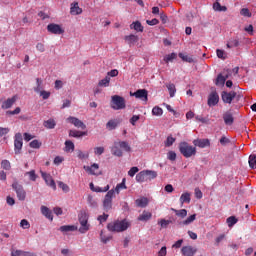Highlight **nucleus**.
<instances>
[{"mask_svg":"<svg viewBox=\"0 0 256 256\" xmlns=\"http://www.w3.org/2000/svg\"><path fill=\"white\" fill-rule=\"evenodd\" d=\"M129 222L127 220H117L108 223L107 229L108 231H111L112 233H121L123 231H127L129 229Z\"/></svg>","mask_w":256,"mask_h":256,"instance_id":"1","label":"nucleus"},{"mask_svg":"<svg viewBox=\"0 0 256 256\" xmlns=\"http://www.w3.org/2000/svg\"><path fill=\"white\" fill-rule=\"evenodd\" d=\"M179 151L183 157H186V159L197 155V148L189 145L187 142H181L179 144Z\"/></svg>","mask_w":256,"mask_h":256,"instance_id":"2","label":"nucleus"},{"mask_svg":"<svg viewBox=\"0 0 256 256\" xmlns=\"http://www.w3.org/2000/svg\"><path fill=\"white\" fill-rule=\"evenodd\" d=\"M157 178V172L153 170H144L136 175V181L138 183H145V181H151Z\"/></svg>","mask_w":256,"mask_h":256,"instance_id":"3","label":"nucleus"},{"mask_svg":"<svg viewBox=\"0 0 256 256\" xmlns=\"http://www.w3.org/2000/svg\"><path fill=\"white\" fill-rule=\"evenodd\" d=\"M125 107H127L125 98L119 95H114L111 97V108L114 109V111L125 109Z\"/></svg>","mask_w":256,"mask_h":256,"instance_id":"4","label":"nucleus"},{"mask_svg":"<svg viewBox=\"0 0 256 256\" xmlns=\"http://www.w3.org/2000/svg\"><path fill=\"white\" fill-rule=\"evenodd\" d=\"M115 195V190H109L107 194L105 195L103 206L105 211H109L111 209L113 204V196Z\"/></svg>","mask_w":256,"mask_h":256,"instance_id":"5","label":"nucleus"},{"mask_svg":"<svg viewBox=\"0 0 256 256\" xmlns=\"http://www.w3.org/2000/svg\"><path fill=\"white\" fill-rule=\"evenodd\" d=\"M12 188L17 193V197L20 201H25L26 192L23 189V186L21 184H18L17 182H13Z\"/></svg>","mask_w":256,"mask_h":256,"instance_id":"6","label":"nucleus"},{"mask_svg":"<svg viewBox=\"0 0 256 256\" xmlns=\"http://www.w3.org/2000/svg\"><path fill=\"white\" fill-rule=\"evenodd\" d=\"M14 147L16 155H19V153H21V149H23V136L21 133H17L15 135Z\"/></svg>","mask_w":256,"mask_h":256,"instance_id":"7","label":"nucleus"},{"mask_svg":"<svg viewBox=\"0 0 256 256\" xmlns=\"http://www.w3.org/2000/svg\"><path fill=\"white\" fill-rule=\"evenodd\" d=\"M41 176L44 179L46 185H48V187H51L54 191L57 189V185L55 184V180H53L51 174H47L41 171Z\"/></svg>","mask_w":256,"mask_h":256,"instance_id":"8","label":"nucleus"},{"mask_svg":"<svg viewBox=\"0 0 256 256\" xmlns=\"http://www.w3.org/2000/svg\"><path fill=\"white\" fill-rule=\"evenodd\" d=\"M47 30L49 33H53L54 35H63V33H65L59 24H49L47 26Z\"/></svg>","mask_w":256,"mask_h":256,"instance_id":"9","label":"nucleus"},{"mask_svg":"<svg viewBox=\"0 0 256 256\" xmlns=\"http://www.w3.org/2000/svg\"><path fill=\"white\" fill-rule=\"evenodd\" d=\"M131 97H136V99H141L142 101H147L148 92L145 89H139L136 92H130Z\"/></svg>","mask_w":256,"mask_h":256,"instance_id":"10","label":"nucleus"},{"mask_svg":"<svg viewBox=\"0 0 256 256\" xmlns=\"http://www.w3.org/2000/svg\"><path fill=\"white\" fill-rule=\"evenodd\" d=\"M84 171L89 175H99V164L94 163L91 166H83Z\"/></svg>","mask_w":256,"mask_h":256,"instance_id":"11","label":"nucleus"},{"mask_svg":"<svg viewBox=\"0 0 256 256\" xmlns=\"http://www.w3.org/2000/svg\"><path fill=\"white\" fill-rule=\"evenodd\" d=\"M234 97H237V93L235 91L222 92V100L224 103L231 104L233 102Z\"/></svg>","mask_w":256,"mask_h":256,"instance_id":"12","label":"nucleus"},{"mask_svg":"<svg viewBox=\"0 0 256 256\" xmlns=\"http://www.w3.org/2000/svg\"><path fill=\"white\" fill-rule=\"evenodd\" d=\"M69 123H71L74 127H77L78 129H87V126L83 121L79 120L75 117H69L68 118Z\"/></svg>","mask_w":256,"mask_h":256,"instance_id":"13","label":"nucleus"},{"mask_svg":"<svg viewBox=\"0 0 256 256\" xmlns=\"http://www.w3.org/2000/svg\"><path fill=\"white\" fill-rule=\"evenodd\" d=\"M193 145H195V147H200V149H205V147L211 146V142L209 139H196L193 141Z\"/></svg>","mask_w":256,"mask_h":256,"instance_id":"14","label":"nucleus"},{"mask_svg":"<svg viewBox=\"0 0 256 256\" xmlns=\"http://www.w3.org/2000/svg\"><path fill=\"white\" fill-rule=\"evenodd\" d=\"M219 103V94L217 92H212L208 97L209 107H215Z\"/></svg>","mask_w":256,"mask_h":256,"instance_id":"15","label":"nucleus"},{"mask_svg":"<svg viewBox=\"0 0 256 256\" xmlns=\"http://www.w3.org/2000/svg\"><path fill=\"white\" fill-rule=\"evenodd\" d=\"M181 252L184 256H193L197 253V249L191 246H184L182 247Z\"/></svg>","mask_w":256,"mask_h":256,"instance_id":"16","label":"nucleus"},{"mask_svg":"<svg viewBox=\"0 0 256 256\" xmlns=\"http://www.w3.org/2000/svg\"><path fill=\"white\" fill-rule=\"evenodd\" d=\"M17 101V96H13L12 98H8L2 103V109H11L15 102Z\"/></svg>","mask_w":256,"mask_h":256,"instance_id":"17","label":"nucleus"},{"mask_svg":"<svg viewBox=\"0 0 256 256\" xmlns=\"http://www.w3.org/2000/svg\"><path fill=\"white\" fill-rule=\"evenodd\" d=\"M111 153L116 157H123V151L117 142H114V146L111 148Z\"/></svg>","mask_w":256,"mask_h":256,"instance_id":"18","label":"nucleus"},{"mask_svg":"<svg viewBox=\"0 0 256 256\" xmlns=\"http://www.w3.org/2000/svg\"><path fill=\"white\" fill-rule=\"evenodd\" d=\"M153 217V214L149 211H143L142 214L139 215L138 221L147 222Z\"/></svg>","mask_w":256,"mask_h":256,"instance_id":"19","label":"nucleus"},{"mask_svg":"<svg viewBox=\"0 0 256 256\" xmlns=\"http://www.w3.org/2000/svg\"><path fill=\"white\" fill-rule=\"evenodd\" d=\"M41 213L45 216L46 219H50V221H53V212L46 206L41 207Z\"/></svg>","mask_w":256,"mask_h":256,"instance_id":"20","label":"nucleus"},{"mask_svg":"<svg viewBox=\"0 0 256 256\" xmlns=\"http://www.w3.org/2000/svg\"><path fill=\"white\" fill-rule=\"evenodd\" d=\"M90 189L91 191H95V193H107L109 191V185L105 186L104 188H101L99 186H94L93 183H90Z\"/></svg>","mask_w":256,"mask_h":256,"instance_id":"21","label":"nucleus"},{"mask_svg":"<svg viewBox=\"0 0 256 256\" xmlns=\"http://www.w3.org/2000/svg\"><path fill=\"white\" fill-rule=\"evenodd\" d=\"M125 41L131 47V45H135V43H137V41H139V37L131 34V35L125 36Z\"/></svg>","mask_w":256,"mask_h":256,"instance_id":"22","label":"nucleus"},{"mask_svg":"<svg viewBox=\"0 0 256 256\" xmlns=\"http://www.w3.org/2000/svg\"><path fill=\"white\" fill-rule=\"evenodd\" d=\"M137 207H142L145 208L147 207V205H149V199H147V197H142L139 198L135 201Z\"/></svg>","mask_w":256,"mask_h":256,"instance_id":"23","label":"nucleus"},{"mask_svg":"<svg viewBox=\"0 0 256 256\" xmlns=\"http://www.w3.org/2000/svg\"><path fill=\"white\" fill-rule=\"evenodd\" d=\"M180 203L181 205L185 203H191V193L185 192L180 196Z\"/></svg>","mask_w":256,"mask_h":256,"instance_id":"24","label":"nucleus"},{"mask_svg":"<svg viewBox=\"0 0 256 256\" xmlns=\"http://www.w3.org/2000/svg\"><path fill=\"white\" fill-rule=\"evenodd\" d=\"M130 29H134V31H137L138 33H143V25H141V22L139 21L133 22L130 25Z\"/></svg>","mask_w":256,"mask_h":256,"instance_id":"25","label":"nucleus"},{"mask_svg":"<svg viewBox=\"0 0 256 256\" xmlns=\"http://www.w3.org/2000/svg\"><path fill=\"white\" fill-rule=\"evenodd\" d=\"M70 13L72 15H81L83 13V10L79 7L78 3H75L70 10Z\"/></svg>","mask_w":256,"mask_h":256,"instance_id":"26","label":"nucleus"},{"mask_svg":"<svg viewBox=\"0 0 256 256\" xmlns=\"http://www.w3.org/2000/svg\"><path fill=\"white\" fill-rule=\"evenodd\" d=\"M223 119H224V122L226 125H233V114L232 113L226 112L223 115Z\"/></svg>","mask_w":256,"mask_h":256,"instance_id":"27","label":"nucleus"},{"mask_svg":"<svg viewBox=\"0 0 256 256\" xmlns=\"http://www.w3.org/2000/svg\"><path fill=\"white\" fill-rule=\"evenodd\" d=\"M89 222V214L87 211H81L79 214V223H87Z\"/></svg>","mask_w":256,"mask_h":256,"instance_id":"28","label":"nucleus"},{"mask_svg":"<svg viewBox=\"0 0 256 256\" xmlns=\"http://www.w3.org/2000/svg\"><path fill=\"white\" fill-rule=\"evenodd\" d=\"M80 225H81L79 228L80 233H87V231L91 229V225L89 224V222H80Z\"/></svg>","mask_w":256,"mask_h":256,"instance_id":"29","label":"nucleus"},{"mask_svg":"<svg viewBox=\"0 0 256 256\" xmlns=\"http://www.w3.org/2000/svg\"><path fill=\"white\" fill-rule=\"evenodd\" d=\"M117 144L120 147V149H123V151H126L127 153H129V151H131V146H129V143H127L125 141H119V142H117Z\"/></svg>","mask_w":256,"mask_h":256,"instance_id":"30","label":"nucleus"},{"mask_svg":"<svg viewBox=\"0 0 256 256\" xmlns=\"http://www.w3.org/2000/svg\"><path fill=\"white\" fill-rule=\"evenodd\" d=\"M69 135H70V137L79 138V137H83V136L87 135V132H81L78 130H70Z\"/></svg>","mask_w":256,"mask_h":256,"instance_id":"31","label":"nucleus"},{"mask_svg":"<svg viewBox=\"0 0 256 256\" xmlns=\"http://www.w3.org/2000/svg\"><path fill=\"white\" fill-rule=\"evenodd\" d=\"M195 219H197V214L189 216L187 220H183L182 222H180V225H191V223H193Z\"/></svg>","mask_w":256,"mask_h":256,"instance_id":"32","label":"nucleus"},{"mask_svg":"<svg viewBox=\"0 0 256 256\" xmlns=\"http://www.w3.org/2000/svg\"><path fill=\"white\" fill-rule=\"evenodd\" d=\"M65 151L66 153H70V151H75V144L68 140L65 142Z\"/></svg>","mask_w":256,"mask_h":256,"instance_id":"33","label":"nucleus"},{"mask_svg":"<svg viewBox=\"0 0 256 256\" xmlns=\"http://www.w3.org/2000/svg\"><path fill=\"white\" fill-rule=\"evenodd\" d=\"M109 83H111V77L106 76L104 79L99 81L98 85L99 87H109Z\"/></svg>","mask_w":256,"mask_h":256,"instance_id":"34","label":"nucleus"},{"mask_svg":"<svg viewBox=\"0 0 256 256\" xmlns=\"http://www.w3.org/2000/svg\"><path fill=\"white\" fill-rule=\"evenodd\" d=\"M117 125H119V122H117V120H109L106 124V127L107 129H109V131H113V129L117 128Z\"/></svg>","mask_w":256,"mask_h":256,"instance_id":"35","label":"nucleus"},{"mask_svg":"<svg viewBox=\"0 0 256 256\" xmlns=\"http://www.w3.org/2000/svg\"><path fill=\"white\" fill-rule=\"evenodd\" d=\"M77 227L71 225H64L60 227L62 233H69V231H75Z\"/></svg>","mask_w":256,"mask_h":256,"instance_id":"36","label":"nucleus"},{"mask_svg":"<svg viewBox=\"0 0 256 256\" xmlns=\"http://www.w3.org/2000/svg\"><path fill=\"white\" fill-rule=\"evenodd\" d=\"M169 93H170V97H175V93H177V89L175 88V84L173 83H169L166 85Z\"/></svg>","mask_w":256,"mask_h":256,"instance_id":"37","label":"nucleus"},{"mask_svg":"<svg viewBox=\"0 0 256 256\" xmlns=\"http://www.w3.org/2000/svg\"><path fill=\"white\" fill-rule=\"evenodd\" d=\"M172 211H174V213H175V215H177V217H181V219H185V217H187L186 209H181V210L172 209Z\"/></svg>","mask_w":256,"mask_h":256,"instance_id":"38","label":"nucleus"},{"mask_svg":"<svg viewBox=\"0 0 256 256\" xmlns=\"http://www.w3.org/2000/svg\"><path fill=\"white\" fill-rule=\"evenodd\" d=\"M174 59H177V53H171V54H168V55L164 56V62L165 63H170Z\"/></svg>","mask_w":256,"mask_h":256,"instance_id":"39","label":"nucleus"},{"mask_svg":"<svg viewBox=\"0 0 256 256\" xmlns=\"http://www.w3.org/2000/svg\"><path fill=\"white\" fill-rule=\"evenodd\" d=\"M55 125L56 123L53 119H49L44 122V127H46V129H55Z\"/></svg>","mask_w":256,"mask_h":256,"instance_id":"40","label":"nucleus"},{"mask_svg":"<svg viewBox=\"0 0 256 256\" xmlns=\"http://www.w3.org/2000/svg\"><path fill=\"white\" fill-rule=\"evenodd\" d=\"M25 177H29L30 181H37V174L35 173V170H31L29 172H26Z\"/></svg>","mask_w":256,"mask_h":256,"instance_id":"41","label":"nucleus"},{"mask_svg":"<svg viewBox=\"0 0 256 256\" xmlns=\"http://www.w3.org/2000/svg\"><path fill=\"white\" fill-rule=\"evenodd\" d=\"M178 57H180V59H182V61H185L186 63H193V58L189 55H185L183 53H179Z\"/></svg>","mask_w":256,"mask_h":256,"instance_id":"42","label":"nucleus"},{"mask_svg":"<svg viewBox=\"0 0 256 256\" xmlns=\"http://www.w3.org/2000/svg\"><path fill=\"white\" fill-rule=\"evenodd\" d=\"M237 221L238 220L235 216H230L227 218L226 223H227L228 227H233V225H236Z\"/></svg>","mask_w":256,"mask_h":256,"instance_id":"43","label":"nucleus"},{"mask_svg":"<svg viewBox=\"0 0 256 256\" xmlns=\"http://www.w3.org/2000/svg\"><path fill=\"white\" fill-rule=\"evenodd\" d=\"M125 178H123L122 183L117 184L116 188H115V192L119 195V193L121 192V189H127V186L125 185Z\"/></svg>","mask_w":256,"mask_h":256,"instance_id":"44","label":"nucleus"},{"mask_svg":"<svg viewBox=\"0 0 256 256\" xmlns=\"http://www.w3.org/2000/svg\"><path fill=\"white\" fill-rule=\"evenodd\" d=\"M152 115H156L157 117H161V115H163V109L159 106H155L152 109Z\"/></svg>","mask_w":256,"mask_h":256,"instance_id":"45","label":"nucleus"},{"mask_svg":"<svg viewBox=\"0 0 256 256\" xmlns=\"http://www.w3.org/2000/svg\"><path fill=\"white\" fill-rule=\"evenodd\" d=\"M249 166L251 169H256V156L253 154L249 156Z\"/></svg>","mask_w":256,"mask_h":256,"instance_id":"46","label":"nucleus"},{"mask_svg":"<svg viewBox=\"0 0 256 256\" xmlns=\"http://www.w3.org/2000/svg\"><path fill=\"white\" fill-rule=\"evenodd\" d=\"M2 169H5V171H11V162L9 160H3L1 162Z\"/></svg>","mask_w":256,"mask_h":256,"instance_id":"47","label":"nucleus"},{"mask_svg":"<svg viewBox=\"0 0 256 256\" xmlns=\"http://www.w3.org/2000/svg\"><path fill=\"white\" fill-rule=\"evenodd\" d=\"M214 11H227V8L225 6H221V3L215 2L213 4Z\"/></svg>","mask_w":256,"mask_h":256,"instance_id":"48","label":"nucleus"},{"mask_svg":"<svg viewBox=\"0 0 256 256\" xmlns=\"http://www.w3.org/2000/svg\"><path fill=\"white\" fill-rule=\"evenodd\" d=\"M233 47H239V40L234 39L227 43L228 49H233Z\"/></svg>","mask_w":256,"mask_h":256,"instance_id":"49","label":"nucleus"},{"mask_svg":"<svg viewBox=\"0 0 256 256\" xmlns=\"http://www.w3.org/2000/svg\"><path fill=\"white\" fill-rule=\"evenodd\" d=\"M225 81H227V78H225L223 75L219 74L216 79V85H225Z\"/></svg>","mask_w":256,"mask_h":256,"instance_id":"50","label":"nucleus"},{"mask_svg":"<svg viewBox=\"0 0 256 256\" xmlns=\"http://www.w3.org/2000/svg\"><path fill=\"white\" fill-rule=\"evenodd\" d=\"M176 139L172 136H168L166 141H165V147H171L173 143H175Z\"/></svg>","mask_w":256,"mask_h":256,"instance_id":"51","label":"nucleus"},{"mask_svg":"<svg viewBox=\"0 0 256 256\" xmlns=\"http://www.w3.org/2000/svg\"><path fill=\"white\" fill-rule=\"evenodd\" d=\"M58 187L64 191V193H69V185L63 183V182H58Z\"/></svg>","mask_w":256,"mask_h":256,"instance_id":"52","label":"nucleus"},{"mask_svg":"<svg viewBox=\"0 0 256 256\" xmlns=\"http://www.w3.org/2000/svg\"><path fill=\"white\" fill-rule=\"evenodd\" d=\"M30 147L32 149H39L41 147V142H39V140H33L30 142Z\"/></svg>","mask_w":256,"mask_h":256,"instance_id":"53","label":"nucleus"},{"mask_svg":"<svg viewBox=\"0 0 256 256\" xmlns=\"http://www.w3.org/2000/svg\"><path fill=\"white\" fill-rule=\"evenodd\" d=\"M20 226L22 227V229H29V227H31V224L29 223V221H27V219H23L20 222Z\"/></svg>","mask_w":256,"mask_h":256,"instance_id":"54","label":"nucleus"},{"mask_svg":"<svg viewBox=\"0 0 256 256\" xmlns=\"http://www.w3.org/2000/svg\"><path fill=\"white\" fill-rule=\"evenodd\" d=\"M136 173H139V168L135 166L128 171L129 177H135Z\"/></svg>","mask_w":256,"mask_h":256,"instance_id":"55","label":"nucleus"},{"mask_svg":"<svg viewBox=\"0 0 256 256\" xmlns=\"http://www.w3.org/2000/svg\"><path fill=\"white\" fill-rule=\"evenodd\" d=\"M39 93H40V97H42V99H49V97H51V92H47V91H45V90H40L39 91Z\"/></svg>","mask_w":256,"mask_h":256,"instance_id":"56","label":"nucleus"},{"mask_svg":"<svg viewBox=\"0 0 256 256\" xmlns=\"http://www.w3.org/2000/svg\"><path fill=\"white\" fill-rule=\"evenodd\" d=\"M240 15H242L243 17H251V12L247 8H242L240 10Z\"/></svg>","mask_w":256,"mask_h":256,"instance_id":"57","label":"nucleus"},{"mask_svg":"<svg viewBox=\"0 0 256 256\" xmlns=\"http://www.w3.org/2000/svg\"><path fill=\"white\" fill-rule=\"evenodd\" d=\"M36 83H37V87L34 88V91L36 93H39V91H41V85L43 84V80H41L40 78H37Z\"/></svg>","mask_w":256,"mask_h":256,"instance_id":"58","label":"nucleus"},{"mask_svg":"<svg viewBox=\"0 0 256 256\" xmlns=\"http://www.w3.org/2000/svg\"><path fill=\"white\" fill-rule=\"evenodd\" d=\"M167 155L169 161H175V159H177V154L173 151H169Z\"/></svg>","mask_w":256,"mask_h":256,"instance_id":"59","label":"nucleus"},{"mask_svg":"<svg viewBox=\"0 0 256 256\" xmlns=\"http://www.w3.org/2000/svg\"><path fill=\"white\" fill-rule=\"evenodd\" d=\"M64 161H65V158H63V156H56L54 159L55 165H61V163Z\"/></svg>","mask_w":256,"mask_h":256,"instance_id":"60","label":"nucleus"},{"mask_svg":"<svg viewBox=\"0 0 256 256\" xmlns=\"http://www.w3.org/2000/svg\"><path fill=\"white\" fill-rule=\"evenodd\" d=\"M216 53H217V57L219 58V59H226L227 58V56L225 55V51H223V50H217L216 51Z\"/></svg>","mask_w":256,"mask_h":256,"instance_id":"61","label":"nucleus"},{"mask_svg":"<svg viewBox=\"0 0 256 256\" xmlns=\"http://www.w3.org/2000/svg\"><path fill=\"white\" fill-rule=\"evenodd\" d=\"M107 75H108L107 77H117V75H119V70L113 69V70L109 71L107 73Z\"/></svg>","mask_w":256,"mask_h":256,"instance_id":"62","label":"nucleus"},{"mask_svg":"<svg viewBox=\"0 0 256 256\" xmlns=\"http://www.w3.org/2000/svg\"><path fill=\"white\" fill-rule=\"evenodd\" d=\"M78 157L80 159H88L89 158V153H84L83 151L79 150L78 151Z\"/></svg>","mask_w":256,"mask_h":256,"instance_id":"63","label":"nucleus"},{"mask_svg":"<svg viewBox=\"0 0 256 256\" xmlns=\"http://www.w3.org/2000/svg\"><path fill=\"white\" fill-rule=\"evenodd\" d=\"M139 119H140V116H139V115H133V116L130 118V123H131V125L135 126V123H136L137 121H139Z\"/></svg>","mask_w":256,"mask_h":256,"instance_id":"64","label":"nucleus"}]
</instances>
